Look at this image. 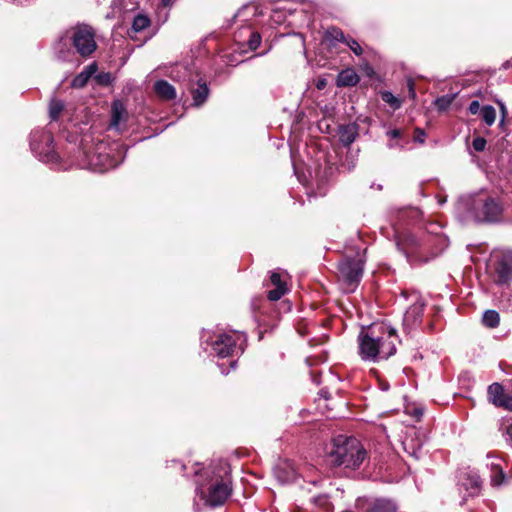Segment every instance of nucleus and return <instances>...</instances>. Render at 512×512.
I'll use <instances>...</instances> for the list:
<instances>
[{
	"instance_id": "nucleus-15",
	"label": "nucleus",
	"mask_w": 512,
	"mask_h": 512,
	"mask_svg": "<svg viewBox=\"0 0 512 512\" xmlns=\"http://www.w3.org/2000/svg\"><path fill=\"white\" fill-rule=\"evenodd\" d=\"M357 136V130L354 125L341 126L339 129V140L345 145L349 146L352 144Z\"/></svg>"
},
{
	"instance_id": "nucleus-44",
	"label": "nucleus",
	"mask_w": 512,
	"mask_h": 512,
	"mask_svg": "<svg viewBox=\"0 0 512 512\" xmlns=\"http://www.w3.org/2000/svg\"><path fill=\"white\" fill-rule=\"evenodd\" d=\"M500 108H501V112H502V120L501 122L504 121V118H505V115H506V108L504 106V104L500 103Z\"/></svg>"
},
{
	"instance_id": "nucleus-24",
	"label": "nucleus",
	"mask_w": 512,
	"mask_h": 512,
	"mask_svg": "<svg viewBox=\"0 0 512 512\" xmlns=\"http://www.w3.org/2000/svg\"><path fill=\"white\" fill-rule=\"evenodd\" d=\"M483 324L489 328H495L499 325L500 317L495 310H486L483 314Z\"/></svg>"
},
{
	"instance_id": "nucleus-7",
	"label": "nucleus",
	"mask_w": 512,
	"mask_h": 512,
	"mask_svg": "<svg viewBox=\"0 0 512 512\" xmlns=\"http://www.w3.org/2000/svg\"><path fill=\"white\" fill-rule=\"evenodd\" d=\"M396 245L411 264L426 262L428 260L427 258H422L419 254L423 246L420 240L409 232L398 234L396 236Z\"/></svg>"
},
{
	"instance_id": "nucleus-45",
	"label": "nucleus",
	"mask_w": 512,
	"mask_h": 512,
	"mask_svg": "<svg viewBox=\"0 0 512 512\" xmlns=\"http://www.w3.org/2000/svg\"><path fill=\"white\" fill-rule=\"evenodd\" d=\"M324 87H325V81H319V82L317 83V88H318V89H322V88H324Z\"/></svg>"
},
{
	"instance_id": "nucleus-23",
	"label": "nucleus",
	"mask_w": 512,
	"mask_h": 512,
	"mask_svg": "<svg viewBox=\"0 0 512 512\" xmlns=\"http://www.w3.org/2000/svg\"><path fill=\"white\" fill-rule=\"evenodd\" d=\"M64 109L63 101L53 98L49 104V116L51 120L56 121Z\"/></svg>"
},
{
	"instance_id": "nucleus-5",
	"label": "nucleus",
	"mask_w": 512,
	"mask_h": 512,
	"mask_svg": "<svg viewBox=\"0 0 512 512\" xmlns=\"http://www.w3.org/2000/svg\"><path fill=\"white\" fill-rule=\"evenodd\" d=\"M61 40L71 43L76 52L84 58L89 57L97 48L95 31L87 24H77L71 27Z\"/></svg>"
},
{
	"instance_id": "nucleus-36",
	"label": "nucleus",
	"mask_w": 512,
	"mask_h": 512,
	"mask_svg": "<svg viewBox=\"0 0 512 512\" xmlns=\"http://www.w3.org/2000/svg\"><path fill=\"white\" fill-rule=\"evenodd\" d=\"M498 407H503L507 410L512 411V396L506 394L500 401Z\"/></svg>"
},
{
	"instance_id": "nucleus-9",
	"label": "nucleus",
	"mask_w": 512,
	"mask_h": 512,
	"mask_svg": "<svg viewBox=\"0 0 512 512\" xmlns=\"http://www.w3.org/2000/svg\"><path fill=\"white\" fill-rule=\"evenodd\" d=\"M495 273L498 284L507 283L512 279V252L501 253L495 266Z\"/></svg>"
},
{
	"instance_id": "nucleus-42",
	"label": "nucleus",
	"mask_w": 512,
	"mask_h": 512,
	"mask_svg": "<svg viewBox=\"0 0 512 512\" xmlns=\"http://www.w3.org/2000/svg\"><path fill=\"white\" fill-rule=\"evenodd\" d=\"M96 70L97 66L95 63H93L87 66L84 72H86V74H89V77H91L96 72Z\"/></svg>"
},
{
	"instance_id": "nucleus-30",
	"label": "nucleus",
	"mask_w": 512,
	"mask_h": 512,
	"mask_svg": "<svg viewBox=\"0 0 512 512\" xmlns=\"http://www.w3.org/2000/svg\"><path fill=\"white\" fill-rule=\"evenodd\" d=\"M89 78V74H86V72L83 71L73 79L72 86L75 88L84 87L87 84Z\"/></svg>"
},
{
	"instance_id": "nucleus-2",
	"label": "nucleus",
	"mask_w": 512,
	"mask_h": 512,
	"mask_svg": "<svg viewBox=\"0 0 512 512\" xmlns=\"http://www.w3.org/2000/svg\"><path fill=\"white\" fill-rule=\"evenodd\" d=\"M503 210L501 201L486 192L462 197L457 204L459 213L476 222H498L502 218Z\"/></svg>"
},
{
	"instance_id": "nucleus-37",
	"label": "nucleus",
	"mask_w": 512,
	"mask_h": 512,
	"mask_svg": "<svg viewBox=\"0 0 512 512\" xmlns=\"http://www.w3.org/2000/svg\"><path fill=\"white\" fill-rule=\"evenodd\" d=\"M468 110L471 114L475 115L481 111L480 103L477 100H474L470 103Z\"/></svg>"
},
{
	"instance_id": "nucleus-43",
	"label": "nucleus",
	"mask_w": 512,
	"mask_h": 512,
	"mask_svg": "<svg viewBox=\"0 0 512 512\" xmlns=\"http://www.w3.org/2000/svg\"><path fill=\"white\" fill-rule=\"evenodd\" d=\"M47 160H54L55 159V153L52 149H49L46 153Z\"/></svg>"
},
{
	"instance_id": "nucleus-48",
	"label": "nucleus",
	"mask_w": 512,
	"mask_h": 512,
	"mask_svg": "<svg viewBox=\"0 0 512 512\" xmlns=\"http://www.w3.org/2000/svg\"><path fill=\"white\" fill-rule=\"evenodd\" d=\"M295 478V473H293V475L291 477L288 478V480H292Z\"/></svg>"
},
{
	"instance_id": "nucleus-50",
	"label": "nucleus",
	"mask_w": 512,
	"mask_h": 512,
	"mask_svg": "<svg viewBox=\"0 0 512 512\" xmlns=\"http://www.w3.org/2000/svg\"><path fill=\"white\" fill-rule=\"evenodd\" d=\"M389 147H390V148H393V147H394V145H393L392 143H389Z\"/></svg>"
},
{
	"instance_id": "nucleus-16",
	"label": "nucleus",
	"mask_w": 512,
	"mask_h": 512,
	"mask_svg": "<svg viewBox=\"0 0 512 512\" xmlns=\"http://www.w3.org/2000/svg\"><path fill=\"white\" fill-rule=\"evenodd\" d=\"M506 395L504 389L501 384L493 383L488 388V396L489 400L495 405L498 406L500 401Z\"/></svg>"
},
{
	"instance_id": "nucleus-34",
	"label": "nucleus",
	"mask_w": 512,
	"mask_h": 512,
	"mask_svg": "<svg viewBox=\"0 0 512 512\" xmlns=\"http://www.w3.org/2000/svg\"><path fill=\"white\" fill-rule=\"evenodd\" d=\"M452 102V99L449 97H440L435 101V104L439 110L447 109Z\"/></svg>"
},
{
	"instance_id": "nucleus-29",
	"label": "nucleus",
	"mask_w": 512,
	"mask_h": 512,
	"mask_svg": "<svg viewBox=\"0 0 512 512\" xmlns=\"http://www.w3.org/2000/svg\"><path fill=\"white\" fill-rule=\"evenodd\" d=\"M382 99L388 103L393 109H398L401 106V102L391 92L385 91L382 93Z\"/></svg>"
},
{
	"instance_id": "nucleus-39",
	"label": "nucleus",
	"mask_w": 512,
	"mask_h": 512,
	"mask_svg": "<svg viewBox=\"0 0 512 512\" xmlns=\"http://www.w3.org/2000/svg\"><path fill=\"white\" fill-rule=\"evenodd\" d=\"M386 135L390 138V139H396V138H401L402 135H403V132L402 130L400 129H393V130H390L386 133Z\"/></svg>"
},
{
	"instance_id": "nucleus-46",
	"label": "nucleus",
	"mask_w": 512,
	"mask_h": 512,
	"mask_svg": "<svg viewBox=\"0 0 512 512\" xmlns=\"http://www.w3.org/2000/svg\"><path fill=\"white\" fill-rule=\"evenodd\" d=\"M164 6H169L172 4L173 0H161Z\"/></svg>"
},
{
	"instance_id": "nucleus-27",
	"label": "nucleus",
	"mask_w": 512,
	"mask_h": 512,
	"mask_svg": "<svg viewBox=\"0 0 512 512\" xmlns=\"http://www.w3.org/2000/svg\"><path fill=\"white\" fill-rule=\"evenodd\" d=\"M481 116L483 121L488 125L491 126L496 119V111L495 108L491 105H486L481 108Z\"/></svg>"
},
{
	"instance_id": "nucleus-14",
	"label": "nucleus",
	"mask_w": 512,
	"mask_h": 512,
	"mask_svg": "<svg viewBox=\"0 0 512 512\" xmlns=\"http://www.w3.org/2000/svg\"><path fill=\"white\" fill-rule=\"evenodd\" d=\"M404 450L414 457L415 459H419L422 456V443L413 438V437H406V439L403 441Z\"/></svg>"
},
{
	"instance_id": "nucleus-31",
	"label": "nucleus",
	"mask_w": 512,
	"mask_h": 512,
	"mask_svg": "<svg viewBox=\"0 0 512 512\" xmlns=\"http://www.w3.org/2000/svg\"><path fill=\"white\" fill-rule=\"evenodd\" d=\"M345 44L351 49V51L355 55L360 56L363 53L361 45L354 38L349 36Z\"/></svg>"
},
{
	"instance_id": "nucleus-19",
	"label": "nucleus",
	"mask_w": 512,
	"mask_h": 512,
	"mask_svg": "<svg viewBox=\"0 0 512 512\" xmlns=\"http://www.w3.org/2000/svg\"><path fill=\"white\" fill-rule=\"evenodd\" d=\"M366 512H395V507L390 501L375 500Z\"/></svg>"
},
{
	"instance_id": "nucleus-8",
	"label": "nucleus",
	"mask_w": 512,
	"mask_h": 512,
	"mask_svg": "<svg viewBox=\"0 0 512 512\" xmlns=\"http://www.w3.org/2000/svg\"><path fill=\"white\" fill-rule=\"evenodd\" d=\"M242 338L239 333L221 334L213 343V351L221 358L233 355L237 347V342Z\"/></svg>"
},
{
	"instance_id": "nucleus-25",
	"label": "nucleus",
	"mask_w": 512,
	"mask_h": 512,
	"mask_svg": "<svg viewBox=\"0 0 512 512\" xmlns=\"http://www.w3.org/2000/svg\"><path fill=\"white\" fill-rule=\"evenodd\" d=\"M499 430L503 436L506 437V441L512 447V417L503 418L499 424Z\"/></svg>"
},
{
	"instance_id": "nucleus-41",
	"label": "nucleus",
	"mask_w": 512,
	"mask_h": 512,
	"mask_svg": "<svg viewBox=\"0 0 512 512\" xmlns=\"http://www.w3.org/2000/svg\"><path fill=\"white\" fill-rule=\"evenodd\" d=\"M408 88H409V95L412 99H414L416 97V92H415V89H414V82L412 80H408Z\"/></svg>"
},
{
	"instance_id": "nucleus-10",
	"label": "nucleus",
	"mask_w": 512,
	"mask_h": 512,
	"mask_svg": "<svg viewBox=\"0 0 512 512\" xmlns=\"http://www.w3.org/2000/svg\"><path fill=\"white\" fill-rule=\"evenodd\" d=\"M270 281L275 289L270 290L267 297L270 301H277L287 292L286 282L282 279V275L276 271L271 273Z\"/></svg>"
},
{
	"instance_id": "nucleus-6",
	"label": "nucleus",
	"mask_w": 512,
	"mask_h": 512,
	"mask_svg": "<svg viewBox=\"0 0 512 512\" xmlns=\"http://www.w3.org/2000/svg\"><path fill=\"white\" fill-rule=\"evenodd\" d=\"M364 263L361 259L347 258L339 263V276L349 292L359 284L363 274Z\"/></svg>"
},
{
	"instance_id": "nucleus-22",
	"label": "nucleus",
	"mask_w": 512,
	"mask_h": 512,
	"mask_svg": "<svg viewBox=\"0 0 512 512\" xmlns=\"http://www.w3.org/2000/svg\"><path fill=\"white\" fill-rule=\"evenodd\" d=\"M151 24L150 18L147 15L144 14H138L134 17L133 23H132V30L133 32H141L147 27H149Z\"/></svg>"
},
{
	"instance_id": "nucleus-33",
	"label": "nucleus",
	"mask_w": 512,
	"mask_h": 512,
	"mask_svg": "<svg viewBox=\"0 0 512 512\" xmlns=\"http://www.w3.org/2000/svg\"><path fill=\"white\" fill-rule=\"evenodd\" d=\"M314 503L320 507H323L326 511L330 510V503L328 501V497L325 495H319L315 497Z\"/></svg>"
},
{
	"instance_id": "nucleus-21",
	"label": "nucleus",
	"mask_w": 512,
	"mask_h": 512,
	"mask_svg": "<svg viewBox=\"0 0 512 512\" xmlns=\"http://www.w3.org/2000/svg\"><path fill=\"white\" fill-rule=\"evenodd\" d=\"M348 38H349V36H346L344 34V32L340 28H337V27H330L327 29V31L325 33V39L330 42L337 41V42L346 43Z\"/></svg>"
},
{
	"instance_id": "nucleus-47",
	"label": "nucleus",
	"mask_w": 512,
	"mask_h": 512,
	"mask_svg": "<svg viewBox=\"0 0 512 512\" xmlns=\"http://www.w3.org/2000/svg\"><path fill=\"white\" fill-rule=\"evenodd\" d=\"M478 488H479L478 483H477V482H475V483H474V489H475V490H478Z\"/></svg>"
},
{
	"instance_id": "nucleus-20",
	"label": "nucleus",
	"mask_w": 512,
	"mask_h": 512,
	"mask_svg": "<svg viewBox=\"0 0 512 512\" xmlns=\"http://www.w3.org/2000/svg\"><path fill=\"white\" fill-rule=\"evenodd\" d=\"M108 160V156L107 155H102V154H99L98 156H95L93 155L90 159V166L92 169L96 170V171H104V170H107L109 169L110 167H112L113 165L112 164H106L105 161Z\"/></svg>"
},
{
	"instance_id": "nucleus-26",
	"label": "nucleus",
	"mask_w": 512,
	"mask_h": 512,
	"mask_svg": "<svg viewBox=\"0 0 512 512\" xmlns=\"http://www.w3.org/2000/svg\"><path fill=\"white\" fill-rule=\"evenodd\" d=\"M505 479V474L498 464H492L491 467V483L493 486H500Z\"/></svg>"
},
{
	"instance_id": "nucleus-40",
	"label": "nucleus",
	"mask_w": 512,
	"mask_h": 512,
	"mask_svg": "<svg viewBox=\"0 0 512 512\" xmlns=\"http://www.w3.org/2000/svg\"><path fill=\"white\" fill-rule=\"evenodd\" d=\"M416 136H415V141H418L420 143H423L424 142V137H425V133L423 130L421 129H416Z\"/></svg>"
},
{
	"instance_id": "nucleus-17",
	"label": "nucleus",
	"mask_w": 512,
	"mask_h": 512,
	"mask_svg": "<svg viewBox=\"0 0 512 512\" xmlns=\"http://www.w3.org/2000/svg\"><path fill=\"white\" fill-rule=\"evenodd\" d=\"M125 114V108L120 101H114L112 104V118L111 127L118 128L120 122L123 120Z\"/></svg>"
},
{
	"instance_id": "nucleus-49",
	"label": "nucleus",
	"mask_w": 512,
	"mask_h": 512,
	"mask_svg": "<svg viewBox=\"0 0 512 512\" xmlns=\"http://www.w3.org/2000/svg\"><path fill=\"white\" fill-rule=\"evenodd\" d=\"M235 364H236V362H235V361H232V362H231V366H232V367H233Z\"/></svg>"
},
{
	"instance_id": "nucleus-13",
	"label": "nucleus",
	"mask_w": 512,
	"mask_h": 512,
	"mask_svg": "<svg viewBox=\"0 0 512 512\" xmlns=\"http://www.w3.org/2000/svg\"><path fill=\"white\" fill-rule=\"evenodd\" d=\"M424 311V304L422 302H415L412 304L404 315V323L405 324H414L417 320H419Z\"/></svg>"
},
{
	"instance_id": "nucleus-11",
	"label": "nucleus",
	"mask_w": 512,
	"mask_h": 512,
	"mask_svg": "<svg viewBox=\"0 0 512 512\" xmlns=\"http://www.w3.org/2000/svg\"><path fill=\"white\" fill-rule=\"evenodd\" d=\"M154 91L162 100H173L176 97L175 88L166 80H158L154 84Z\"/></svg>"
},
{
	"instance_id": "nucleus-1",
	"label": "nucleus",
	"mask_w": 512,
	"mask_h": 512,
	"mask_svg": "<svg viewBox=\"0 0 512 512\" xmlns=\"http://www.w3.org/2000/svg\"><path fill=\"white\" fill-rule=\"evenodd\" d=\"M399 342L396 330L385 324L373 325L358 336V353L362 360L378 362L396 353Z\"/></svg>"
},
{
	"instance_id": "nucleus-4",
	"label": "nucleus",
	"mask_w": 512,
	"mask_h": 512,
	"mask_svg": "<svg viewBox=\"0 0 512 512\" xmlns=\"http://www.w3.org/2000/svg\"><path fill=\"white\" fill-rule=\"evenodd\" d=\"M196 494L209 507L224 504L231 494L229 480L216 473L215 469H207L199 475Z\"/></svg>"
},
{
	"instance_id": "nucleus-12",
	"label": "nucleus",
	"mask_w": 512,
	"mask_h": 512,
	"mask_svg": "<svg viewBox=\"0 0 512 512\" xmlns=\"http://www.w3.org/2000/svg\"><path fill=\"white\" fill-rule=\"evenodd\" d=\"M359 82V76L353 69H345L337 76L338 87L354 86Z\"/></svg>"
},
{
	"instance_id": "nucleus-38",
	"label": "nucleus",
	"mask_w": 512,
	"mask_h": 512,
	"mask_svg": "<svg viewBox=\"0 0 512 512\" xmlns=\"http://www.w3.org/2000/svg\"><path fill=\"white\" fill-rule=\"evenodd\" d=\"M97 78L101 84L108 85L111 82V75L109 73H101Z\"/></svg>"
},
{
	"instance_id": "nucleus-18",
	"label": "nucleus",
	"mask_w": 512,
	"mask_h": 512,
	"mask_svg": "<svg viewBox=\"0 0 512 512\" xmlns=\"http://www.w3.org/2000/svg\"><path fill=\"white\" fill-rule=\"evenodd\" d=\"M209 93L206 83L199 82L198 87L192 91L194 105L200 106L205 102Z\"/></svg>"
},
{
	"instance_id": "nucleus-28",
	"label": "nucleus",
	"mask_w": 512,
	"mask_h": 512,
	"mask_svg": "<svg viewBox=\"0 0 512 512\" xmlns=\"http://www.w3.org/2000/svg\"><path fill=\"white\" fill-rule=\"evenodd\" d=\"M39 137L42 138L44 141H46V143L49 144V145L52 144V142H53L52 136L50 134H48V133H44V132H42V133H40V132L32 133V135H31V144L30 145H31V149L33 151H35V152L38 149L36 144H35V141Z\"/></svg>"
},
{
	"instance_id": "nucleus-3",
	"label": "nucleus",
	"mask_w": 512,
	"mask_h": 512,
	"mask_svg": "<svg viewBox=\"0 0 512 512\" xmlns=\"http://www.w3.org/2000/svg\"><path fill=\"white\" fill-rule=\"evenodd\" d=\"M366 458V451L355 437L337 436L327 452V462L333 466L356 469Z\"/></svg>"
},
{
	"instance_id": "nucleus-32",
	"label": "nucleus",
	"mask_w": 512,
	"mask_h": 512,
	"mask_svg": "<svg viewBox=\"0 0 512 512\" xmlns=\"http://www.w3.org/2000/svg\"><path fill=\"white\" fill-rule=\"evenodd\" d=\"M261 43V36L257 32H251L250 38L248 41L249 48L252 50H256Z\"/></svg>"
},
{
	"instance_id": "nucleus-35",
	"label": "nucleus",
	"mask_w": 512,
	"mask_h": 512,
	"mask_svg": "<svg viewBox=\"0 0 512 512\" xmlns=\"http://www.w3.org/2000/svg\"><path fill=\"white\" fill-rule=\"evenodd\" d=\"M472 146L475 151L481 152L486 147V140L483 137H476L472 142Z\"/></svg>"
}]
</instances>
